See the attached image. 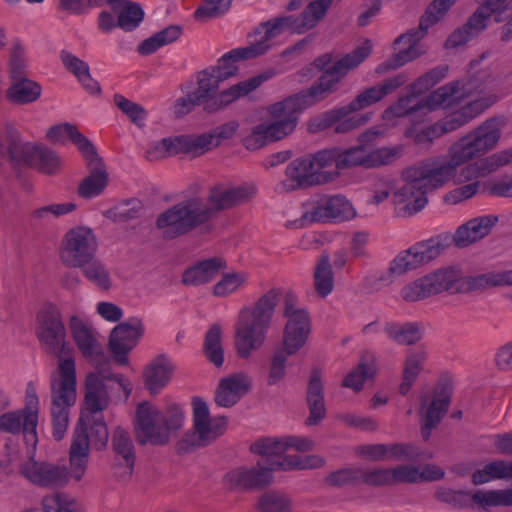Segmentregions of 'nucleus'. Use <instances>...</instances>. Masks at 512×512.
Instances as JSON below:
<instances>
[{"mask_svg":"<svg viewBox=\"0 0 512 512\" xmlns=\"http://www.w3.org/2000/svg\"><path fill=\"white\" fill-rule=\"evenodd\" d=\"M502 126L500 119H488L450 147L449 160H427L406 168L402 172L405 183L394 192L392 199L397 216L410 217L421 211L428 202L427 193L444 186L458 166L494 149Z\"/></svg>","mask_w":512,"mask_h":512,"instance_id":"1","label":"nucleus"},{"mask_svg":"<svg viewBox=\"0 0 512 512\" xmlns=\"http://www.w3.org/2000/svg\"><path fill=\"white\" fill-rule=\"evenodd\" d=\"M253 191L245 186L234 188L214 187L207 201L195 197L179 202L161 213L156 227L164 239H174L206 224L218 211L238 206L248 201Z\"/></svg>","mask_w":512,"mask_h":512,"instance_id":"2","label":"nucleus"},{"mask_svg":"<svg viewBox=\"0 0 512 512\" xmlns=\"http://www.w3.org/2000/svg\"><path fill=\"white\" fill-rule=\"evenodd\" d=\"M279 297V290L271 289L253 306L240 310L235 324L234 344L241 359H248L253 351L265 343Z\"/></svg>","mask_w":512,"mask_h":512,"instance_id":"3","label":"nucleus"},{"mask_svg":"<svg viewBox=\"0 0 512 512\" xmlns=\"http://www.w3.org/2000/svg\"><path fill=\"white\" fill-rule=\"evenodd\" d=\"M317 102L306 97L303 92L285 98L268 107L269 123H261L253 127L251 134L244 139L247 149L256 150L267 143L284 139L297 127L299 114Z\"/></svg>","mask_w":512,"mask_h":512,"instance_id":"4","label":"nucleus"},{"mask_svg":"<svg viewBox=\"0 0 512 512\" xmlns=\"http://www.w3.org/2000/svg\"><path fill=\"white\" fill-rule=\"evenodd\" d=\"M372 44L366 40L363 45L332 63V55L326 53L315 59L314 64L322 74L318 80L307 90L303 91L306 97L317 103L338 89L340 81L353 69L358 67L371 53Z\"/></svg>","mask_w":512,"mask_h":512,"instance_id":"5","label":"nucleus"},{"mask_svg":"<svg viewBox=\"0 0 512 512\" xmlns=\"http://www.w3.org/2000/svg\"><path fill=\"white\" fill-rule=\"evenodd\" d=\"M184 413L180 406L171 405L165 411L149 402L137 406L135 430L140 444L166 445L172 432L183 425Z\"/></svg>","mask_w":512,"mask_h":512,"instance_id":"6","label":"nucleus"},{"mask_svg":"<svg viewBox=\"0 0 512 512\" xmlns=\"http://www.w3.org/2000/svg\"><path fill=\"white\" fill-rule=\"evenodd\" d=\"M76 366L71 360L62 361L50 377L52 435L64 438L69 422V408L76 402Z\"/></svg>","mask_w":512,"mask_h":512,"instance_id":"7","label":"nucleus"},{"mask_svg":"<svg viewBox=\"0 0 512 512\" xmlns=\"http://www.w3.org/2000/svg\"><path fill=\"white\" fill-rule=\"evenodd\" d=\"M455 2L456 0H434L428 6L424 15H422L418 28L411 29L395 39V45L404 42L408 44V47L400 50L392 58L378 65L376 73L380 74L388 70L397 69L420 56L422 54L419 48L420 40L431 26L443 18Z\"/></svg>","mask_w":512,"mask_h":512,"instance_id":"8","label":"nucleus"},{"mask_svg":"<svg viewBox=\"0 0 512 512\" xmlns=\"http://www.w3.org/2000/svg\"><path fill=\"white\" fill-rule=\"evenodd\" d=\"M407 81L408 77L405 74H398L387 78L381 83L363 90L347 105L329 110L321 116L312 119L309 122L308 129L313 133L325 130L334 125V123L341 118L378 103L384 97L404 85Z\"/></svg>","mask_w":512,"mask_h":512,"instance_id":"9","label":"nucleus"},{"mask_svg":"<svg viewBox=\"0 0 512 512\" xmlns=\"http://www.w3.org/2000/svg\"><path fill=\"white\" fill-rule=\"evenodd\" d=\"M267 79L268 77L264 75L252 77L223 90L214 97L213 94L219 89L221 80L208 68L198 74V88L194 92L204 102V110L213 113L255 90Z\"/></svg>","mask_w":512,"mask_h":512,"instance_id":"10","label":"nucleus"},{"mask_svg":"<svg viewBox=\"0 0 512 512\" xmlns=\"http://www.w3.org/2000/svg\"><path fill=\"white\" fill-rule=\"evenodd\" d=\"M251 451L263 457L261 463L273 471L314 469L323 466L324 460L317 455H287L284 437H265L251 445Z\"/></svg>","mask_w":512,"mask_h":512,"instance_id":"11","label":"nucleus"},{"mask_svg":"<svg viewBox=\"0 0 512 512\" xmlns=\"http://www.w3.org/2000/svg\"><path fill=\"white\" fill-rule=\"evenodd\" d=\"M37 337L42 349L58 358V365L71 359L74 363L73 349L66 341V329L59 309L54 305L42 308L37 314Z\"/></svg>","mask_w":512,"mask_h":512,"instance_id":"12","label":"nucleus"},{"mask_svg":"<svg viewBox=\"0 0 512 512\" xmlns=\"http://www.w3.org/2000/svg\"><path fill=\"white\" fill-rule=\"evenodd\" d=\"M450 244L448 235H437L428 240L421 241L400 252L391 262L387 276H381V281L390 283L394 277L416 269L437 258Z\"/></svg>","mask_w":512,"mask_h":512,"instance_id":"13","label":"nucleus"},{"mask_svg":"<svg viewBox=\"0 0 512 512\" xmlns=\"http://www.w3.org/2000/svg\"><path fill=\"white\" fill-rule=\"evenodd\" d=\"M193 432L187 434L179 446L187 452L194 448L205 447L224 434L227 418L224 416L210 417L208 405L200 398L193 400Z\"/></svg>","mask_w":512,"mask_h":512,"instance_id":"14","label":"nucleus"},{"mask_svg":"<svg viewBox=\"0 0 512 512\" xmlns=\"http://www.w3.org/2000/svg\"><path fill=\"white\" fill-rule=\"evenodd\" d=\"M351 203L341 195H318L303 204L301 217L295 222L299 227L316 222H340L353 218Z\"/></svg>","mask_w":512,"mask_h":512,"instance_id":"15","label":"nucleus"},{"mask_svg":"<svg viewBox=\"0 0 512 512\" xmlns=\"http://www.w3.org/2000/svg\"><path fill=\"white\" fill-rule=\"evenodd\" d=\"M98 251V239L94 231L87 226L69 229L60 244L59 258L69 268H79L95 258Z\"/></svg>","mask_w":512,"mask_h":512,"instance_id":"16","label":"nucleus"},{"mask_svg":"<svg viewBox=\"0 0 512 512\" xmlns=\"http://www.w3.org/2000/svg\"><path fill=\"white\" fill-rule=\"evenodd\" d=\"M107 375L95 370L87 374L85 379L84 410L81 415H102L110 404V396L105 385L106 380L118 383L123 393L128 397L132 391L131 382L122 374H114L110 371V365L101 367Z\"/></svg>","mask_w":512,"mask_h":512,"instance_id":"17","label":"nucleus"},{"mask_svg":"<svg viewBox=\"0 0 512 512\" xmlns=\"http://www.w3.org/2000/svg\"><path fill=\"white\" fill-rule=\"evenodd\" d=\"M461 280L457 269H438L404 286L401 296L407 302H416L444 291L458 292L462 290Z\"/></svg>","mask_w":512,"mask_h":512,"instance_id":"18","label":"nucleus"},{"mask_svg":"<svg viewBox=\"0 0 512 512\" xmlns=\"http://www.w3.org/2000/svg\"><path fill=\"white\" fill-rule=\"evenodd\" d=\"M18 472L26 481L39 488L59 489L69 483V472L65 465L37 461L33 455L20 463Z\"/></svg>","mask_w":512,"mask_h":512,"instance_id":"19","label":"nucleus"},{"mask_svg":"<svg viewBox=\"0 0 512 512\" xmlns=\"http://www.w3.org/2000/svg\"><path fill=\"white\" fill-rule=\"evenodd\" d=\"M69 328L77 348L82 356L103 375L106 371L101 367L110 365L108 356L104 353L98 340L97 333L91 324L84 321L79 316H71Z\"/></svg>","mask_w":512,"mask_h":512,"instance_id":"20","label":"nucleus"},{"mask_svg":"<svg viewBox=\"0 0 512 512\" xmlns=\"http://www.w3.org/2000/svg\"><path fill=\"white\" fill-rule=\"evenodd\" d=\"M401 151V147H381L372 149L366 144L340 150L338 170L356 166L371 169L388 165L400 156Z\"/></svg>","mask_w":512,"mask_h":512,"instance_id":"21","label":"nucleus"},{"mask_svg":"<svg viewBox=\"0 0 512 512\" xmlns=\"http://www.w3.org/2000/svg\"><path fill=\"white\" fill-rule=\"evenodd\" d=\"M283 315L286 318L282 335V349L297 354L307 343L311 332V320L305 309L296 307L291 300L285 301Z\"/></svg>","mask_w":512,"mask_h":512,"instance_id":"22","label":"nucleus"},{"mask_svg":"<svg viewBox=\"0 0 512 512\" xmlns=\"http://www.w3.org/2000/svg\"><path fill=\"white\" fill-rule=\"evenodd\" d=\"M452 395L449 384H439L432 395L420 397L419 414L421 417V434L424 440H428L432 429L436 428L448 411Z\"/></svg>","mask_w":512,"mask_h":512,"instance_id":"23","label":"nucleus"},{"mask_svg":"<svg viewBox=\"0 0 512 512\" xmlns=\"http://www.w3.org/2000/svg\"><path fill=\"white\" fill-rule=\"evenodd\" d=\"M143 334L144 325L138 317H131L112 329L109 348L118 364L126 365L128 363V352L136 346Z\"/></svg>","mask_w":512,"mask_h":512,"instance_id":"24","label":"nucleus"},{"mask_svg":"<svg viewBox=\"0 0 512 512\" xmlns=\"http://www.w3.org/2000/svg\"><path fill=\"white\" fill-rule=\"evenodd\" d=\"M111 447L114 453V474L127 480L131 477L135 465V447L130 433L121 426L113 429Z\"/></svg>","mask_w":512,"mask_h":512,"instance_id":"25","label":"nucleus"},{"mask_svg":"<svg viewBox=\"0 0 512 512\" xmlns=\"http://www.w3.org/2000/svg\"><path fill=\"white\" fill-rule=\"evenodd\" d=\"M257 466L258 468L241 467L231 470L224 477L226 486L230 490L263 489L269 486L273 481V474L261 461H258Z\"/></svg>","mask_w":512,"mask_h":512,"instance_id":"26","label":"nucleus"},{"mask_svg":"<svg viewBox=\"0 0 512 512\" xmlns=\"http://www.w3.org/2000/svg\"><path fill=\"white\" fill-rule=\"evenodd\" d=\"M20 156L27 166L47 175L58 173L62 164L55 151L32 143L21 145Z\"/></svg>","mask_w":512,"mask_h":512,"instance_id":"27","label":"nucleus"},{"mask_svg":"<svg viewBox=\"0 0 512 512\" xmlns=\"http://www.w3.org/2000/svg\"><path fill=\"white\" fill-rule=\"evenodd\" d=\"M496 101L497 97L493 95L471 100L466 105H463L458 110L453 111L443 119L439 120L438 123L440 124L444 134L455 131L479 116Z\"/></svg>","mask_w":512,"mask_h":512,"instance_id":"28","label":"nucleus"},{"mask_svg":"<svg viewBox=\"0 0 512 512\" xmlns=\"http://www.w3.org/2000/svg\"><path fill=\"white\" fill-rule=\"evenodd\" d=\"M286 179L279 184L281 191H293L299 188L310 187L317 184V169L313 167V160L308 157L293 160L286 168Z\"/></svg>","mask_w":512,"mask_h":512,"instance_id":"29","label":"nucleus"},{"mask_svg":"<svg viewBox=\"0 0 512 512\" xmlns=\"http://www.w3.org/2000/svg\"><path fill=\"white\" fill-rule=\"evenodd\" d=\"M251 389V379L244 373L223 378L215 391L214 400L220 407L234 406Z\"/></svg>","mask_w":512,"mask_h":512,"instance_id":"30","label":"nucleus"},{"mask_svg":"<svg viewBox=\"0 0 512 512\" xmlns=\"http://www.w3.org/2000/svg\"><path fill=\"white\" fill-rule=\"evenodd\" d=\"M90 169V175L81 182L78 188L79 196L83 198H94L101 194L108 184V174L96 149L92 153L83 155Z\"/></svg>","mask_w":512,"mask_h":512,"instance_id":"31","label":"nucleus"},{"mask_svg":"<svg viewBox=\"0 0 512 512\" xmlns=\"http://www.w3.org/2000/svg\"><path fill=\"white\" fill-rule=\"evenodd\" d=\"M497 217L493 215H485L470 219L465 224L458 227L453 241L456 247L465 248L469 245L483 239L490 232L497 222Z\"/></svg>","mask_w":512,"mask_h":512,"instance_id":"32","label":"nucleus"},{"mask_svg":"<svg viewBox=\"0 0 512 512\" xmlns=\"http://www.w3.org/2000/svg\"><path fill=\"white\" fill-rule=\"evenodd\" d=\"M174 363L164 354L155 357L144 371V384L151 394L159 393L171 380Z\"/></svg>","mask_w":512,"mask_h":512,"instance_id":"33","label":"nucleus"},{"mask_svg":"<svg viewBox=\"0 0 512 512\" xmlns=\"http://www.w3.org/2000/svg\"><path fill=\"white\" fill-rule=\"evenodd\" d=\"M286 32L279 17L261 23L255 32V41L241 50L244 56L259 57L272 47V40Z\"/></svg>","mask_w":512,"mask_h":512,"instance_id":"34","label":"nucleus"},{"mask_svg":"<svg viewBox=\"0 0 512 512\" xmlns=\"http://www.w3.org/2000/svg\"><path fill=\"white\" fill-rule=\"evenodd\" d=\"M24 414V441L33 454L37 445V424L39 412V399L35 385L29 382L26 387Z\"/></svg>","mask_w":512,"mask_h":512,"instance_id":"35","label":"nucleus"},{"mask_svg":"<svg viewBox=\"0 0 512 512\" xmlns=\"http://www.w3.org/2000/svg\"><path fill=\"white\" fill-rule=\"evenodd\" d=\"M82 430L90 446L96 450L107 447L109 433L103 415H81L73 433Z\"/></svg>","mask_w":512,"mask_h":512,"instance_id":"36","label":"nucleus"},{"mask_svg":"<svg viewBox=\"0 0 512 512\" xmlns=\"http://www.w3.org/2000/svg\"><path fill=\"white\" fill-rule=\"evenodd\" d=\"M491 73L488 69H479L478 63H471L467 79L460 81V88L464 98L473 100L495 94L491 92Z\"/></svg>","mask_w":512,"mask_h":512,"instance_id":"37","label":"nucleus"},{"mask_svg":"<svg viewBox=\"0 0 512 512\" xmlns=\"http://www.w3.org/2000/svg\"><path fill=\"white\" fill-rule=\"evenodd\" d=\"M306 400L309 408V416L306 419V425H317L326 416L324 387L320 373L317 370L311 373L307 387Z\"/></svg>","mask_w":512,"mask_h":512,"instance_id":"38","label":"nucleus"},{"mask_svg":"<svg viewBox=\"0 0 512 512\" xmlns=\"http://www.w3.org/2000/svg\"><path fill=\"white\" fill-rule=\"evenodd\" d=\"M88 440L82 430L73 433L69 449V480H82L88 466L89 460Z\"/></svg>","mask_w":512,"mask_h":512,"instance_id":"39","label":"nucleus"},{"mask_svg":"<svg viewBox=\"0 0 512 512\" xmlns=\"http://www.w3.org/2000/svg\"><path fill=\"white\" fill-rule=\"evenodd\" d=\"M225 267L221 258H210L187 268L182 276V283L187 286H200L212 281Z\"/></svg>","mask_w":512,"mask_h":512,"instance_id":"40","label":"nucleus"},{"mask_svg":"<svg viewBox=\"0 0 512 512\" xmlns=\"http://www.w3.org/2000/svg\"><path fill=\"white\" fill-rule=\"evenodd\" d=\"M485 7H479L459 29L454 31L446 40L447 47H458L468 42L486 28V21L491 16Z\"/></svg>","mask_w":512,"mask_h":512,"instance_id":"41","label":"nucleus"},{"mask_svg":"<svg viewBox=\"0 0 512 512\" xmlns=\"http://www.w3.org/2000/svg\"><path fill=\"white\" fill-rule=\"evenodd\" d=\"M428 354L426 349L419 347L410 350L403 362L402 382L399 386V393L406 395L414 385L417 377L424 369Z\"/></svg>","mask_w":512,"mask_h":512,"instance_id":"42","label":"nucleus"},{"mask_svg":"<svg viewBox=\"0 0 512 512\" xmlns=\"http://www.w3.org/2000/svg\"><path fill=\"white\" fill-rule=\"evenodd\" d=\"M463 99L465 98L460 88V81H454L434 90L423 101L426 111H432L438 108H451Z\"/></svg>","mask_w":512,"mask_h":512,"instance_id":"43","label":"nucleus"},{"mask_svg":"<svg viewBox=\"0 0 512 512\" xmlns=\"http://www.w3.org/2000/svg\"><path fill=\"white\" fill-rule=\"evenodd\" d=\"M512 161V148L495 153L481 161L467 165L462 169L466 180L485 176Z\"/></svg>","mask_w":512,"mask_h":512,"instance_id":"44","label":"nucleus"},{"mask_svg":"<svg viewBox=\"0 0 512 512\" xmlns=\"http://www.w3.org/2000/svg\"><path fill=\"white\" fill-rule=\"evenodd\" d=\"M112 12L118 17V25L125 32L135 30L143 21L145 13L142 6L130 0H118Z\"/></svg>","mask_w":512,"mask_h":512,"instance_id":"45","label":"nucleus"},{"mask_svg":"<svg viewBox=\"0 0 512 512\" xmlns=\"http://www.w3.org/2000/svg\"><path fill=\"white\" fill-rule=\"evenodd\" d=\"M41 95V86L28 78L12 81L6 92L7 99L14 104L24 105L36 101Z\"/></svg>","mask_w":512,"mask_h":512,"instance_id":"46","label":"nucleus"},{"mask_svg":"<svg viewBox=\"0 0 512 512\" xmlns=\"http://www.w3.org/2000/svg\"><path fill=\"white\" fill-rule=\"evenodd\" d=\"M462 289L482 290L495 286L512 285V270L502 272H488L475 276L462 278Z\"/></svg>","mask_w":512,"mask_h":512,"instance_id":"47","label":"nucleus"},{"mask_svg":"<svg viewBox=\"0 0 512 512\" xmlns=\"http://www.w3.org/2000/svg\"><path fill=\"white\" fill-rule=\"evenodd\" d=\"M64 136H67L77 146L82 155L92 153V149L95 148L92 142L70 123L52 126L47 132L48 139L53 142H63Z\"/></svg>","mask_w":512,"mask_h":512,"instance_id":"48","label":"nucleus"},{"mask_svg":"<svg viewBox=\"0 0 512 512\" xmlns=\"http://www.w3.org/2000/svg\"><path fill=\"white\" fill-rule=\"evenodd\" d=\"M183 29L180 25H170L164 29L154 33L149 38L143 40L137 51L141 55H150L156 52L159 48L175 42L181 35Z\"/></svg>","mask_w":512,"mask_h":512,"instance_id":"49","label":"nucleus"},{"mask_svg":"<svg viewBox=\"0 0 512 512\" xmlns=\"http://www.w3.org/2000/svg\"><path fill=\"white\" fill-rule=\"evenodd\" d=\"M384 332L390 340L399 345H413L423 337L419 326L412 322L404 324L388 322L384 326Z\"/></svg>","mask_w":512,"mask_h":512,"instance_id":"50","label":"nucleus"},{"mask_svg":"<svg viewBox=\"0 0 512 512\" xmlns=\"http://www.w3.org/2000/svg\"><path fill=\"white\" fill-rule=\"evenodd\" d=\"M473 505L485 511L494 507L512 506V489L478 490L472 493Z\"/></svg>","mask_w":512,"mask_h":512,"instance_id":"51","label":"nucleus"},{"mask_svg":"<svg viewBox=\"0 0 512 512\" xmlns=\"http://www.w3.org/2000/svg\"><path fill=\"white\" fill-rule=\"evenodd\" d=\"M257 508L260 512H292L293 501L283 492L270 490L259 497Z\"/></svg>","mask_w":512,"mask_h":512,"instance_id":"52","label":"nucleus"},{"mask_svg":"<svg viewBox=\"0 0 512 512\" xmlns=\"http://www.w3.org/2000/svg\"><path fill=\"white\" fill-rule=\"evenodd\" d=\"M79 269H81L83 276L99 289L107 291L111 288L112 279L110 272L104 263L96 257L82 267H79Z\"/></svg>","mask_w":512,"mask_h":512,"instance_id":"53","label":"nucleus"},{"mask_svg":"<svg viewBox=\"0 0 512 512\" xmlns=\"http://www.w3.org/2000/svg\"><path fill=\"white\" fill-rule=\"evenodd\" d=\"M315 290L321 297L329 295L334 288V277L330 265V258L323 254L316 265L314 271Z\"/></svg>","mask_w":512,"mask_h":512,"instance_id":"54","label":"nucleus"},{"mask_svg":"<svg viewBox=\"0 0 512 512\" xmlns=\"http://www.w3.org/2000/svg\"><path fill=\"white\" fill-rule=\"evenodd\" d=\"M184 135L177 137L163 138L146 151V158L155 161L176 154H184Z\"/></svg>","mask_w":512,"mask_h":512,"instance_id":"55","label":"nucleus"},{"mask_svg":"<svg viewBox=\"0 0 512 512\" xmlns=\"http://www.w3.org/2000/svg\"><path fill=\"white\" fill-rule=\"evenodd\" d=\"M246 49V47H241L237 49H233L228 53L224 54L218 61L217 66L210 67L209 69L216 75L219 76V79L222 81L229 79L234 76L238 72V67L236 62L239 60H248L253 59L254 57H246L244 53L240 50Z\"/></svg>","mask_w":512,"mask_h":512,"instance_id":"56","label":"nucleus"},{"mask_svg":"<svg viewBox=\"0 0 512 512\" xmlns=\"http://www.w3.org/2000/svg\"><path fill=\"white\" fill-rule=\"evenodd\" d=\"M221 328L218 324L212 325L205 335L204 353L207 359L216 367L224 362V350L221 343Z\"/></svg>","mask_w":512,"mask_h":512,"instance_id":"57","label":"nucleus"},{"mask_svg":"<svg viewBox=\"0 0 512 512\" xmlns=\"http://www.w3.org/2000/svg\"><path fill=\"white\" fill-rule=\"evenodd\" d=\"M44 512H82L81 505L65 493H54L42 499Z\"/></svg>","mask_w":512,"mask_h":512,"instance_id":"58","label":"nucleus"},{"mask_svg":"<svg viewBox=\"0 0 512 512\" xmlns=\"http://www.w3.org/2000/svg\"><path fill=\"white\" fill-rule=\"evenodd\" d=\"M425 104L423 99L417 97L412 92L406 96H402L396 103L386 110V114L395 117H405L417 112H425Z\"/></svg>","mask_w":512,"mask_h":512,"instance_id":"59","label":"nucleus"},{"mask_svg":"<svg viewBox=\"0 0 512 512\" xmlns=\"http://www.w3.org/2000/svg\"><path fill=\"white\" fill-rule=\"evenodd\" d=\"M293 354H288L286 350L277 348L269 362L267 384L274 386L284 380L286 376L287 361Z\"/></svg>","mask_w":512,"mask_h":512,"instance_id":"60","label":"nucleus"},{"mask_svg":"<svg viewBox=\"0 0 512 512\" xmlns=\"http://www.w3.org/2000/svg\"><path fill=\"white\" fill-rule=\"evenodd\" d=\"M376 373L375 364L367 363L364 357L355 369H353L343 380V386L360 391L363 388L364 382L372 378Z\"/></svg>","mask_w":512,"mask_h":512,"instance_id":"61","label":"nucleus"},{"mask_svg":"<svg viewBox=\"0 0 512 512\" xmlns=\"http://www.w3.org/2000/svg\"><path fill=\"white\" fill-rule=\"evenodd\" d=\"M141 203L137 200H129L104 212V216L114 222H127L140 216Z\"/></svg>","mask_w":512,"mask_h":512,"instance_id":"62","label":"nucleus"},{"mask_svg":"<svg viewBox=\"0 0 512 512\" xmlns=\"http://www.w3.org/2000/svg\"><path fill=\"white\" fill-rule=\"evenodd\" d=\"M246 281L245 273H227L213 286V294L216 297H227L245 285Z\"/></svg>","mask_w":512,"mask_h":512,"instance_id":"63","label":"nucleus"},{"mask_svg":"<svg viewBox=\"0 0 512 512\" xmlns=\"http://www.w3.org/2000/svg\"><path fill=\"white\" fill-rule=\"evenodd\" d=\"M437 500L446 503L456 509H463L472 506V493L449 488L438 489L435 493Z\"/></svg>","mask_w":512,"mask_h":512,"instance_id":"64","label":"nucleus"}]
</instances>
